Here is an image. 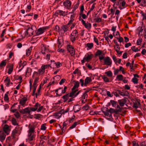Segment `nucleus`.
<instances>
[{"label": "nucleus", "instance_id": "obj_21", "mask_svg": "<svg viewBox=\"0 0 146 146\" xmlns=\"http://www.w3.org/2000/svg\"><path fill=\"white\" fill-rule=\"evenodd\" d=\"M40 106V104L37 102L35 104L34 107H31V109L32 111H35L37 110L38 108Z\"/></svg>", "mask_w": 146, "mask_h": 146}, {"label": "nucleus", "instance_id": "obj_24", "mask_svg": "<svg viewBox=\"0 0 146 146\" xmlns=\"http://www.w3.org/2000/svg\"><path fill=\"white\" fill-rule=\"evenodd\" d=\"M120 6L119 7V8L120 9H122L125 8L126 7V5H127L125 1H124L120 3Z\"/></svg>", "mask_w": 146, "mask_h": 146}, {"label": "nucleus", "instance_id": "obj_55", "mask_svg": "<svg viewBox=\"0 0 146 146\" xmlns=\"http://www.w3.org/2000/svg\"><path fill=\"white\" fill-rule=\"evenodd\" d=\"M142 42V39L141 38H139L138 39L137 41V45H140L141 42Z\"/></svg>", "mask_w": 146, "mask_h": 146}, {"label": "nucleus", "instance_id": "obj_2", "mask_svg": "<svg viewBox=\"0 0 146 146\" xmlns=\"http://www.w3.org/2000/svg\"><path fill=\"white\" fill-rule=\"evenodd\" d=\"M78 33L76 30L73 31L70 36V40L72 42L78 37Z\"/></svg>", "mask_w": 146, "mask_h": 146}, {"label": "nucleus", "instance_id": "obj_25", "mask_svg": "<svg viewBox=\"0 0 146 146\" xmlns=\"http://www.w3.org/2000/svg\"><path fill=\"white\" fill-rule=\"evenodd\" d=\"M102 55H104L105 54L103 51L100 50H98L95 53L96 56H100Z\"/></svg>", "mask_w": 146, "mask_h": 146}, {"label": "nucleus", "instance_id": "obj_44", "mask_svg": "<svg viewBox=\"0 0 146 146\" xmlns=\"http://www.w3.org/2000/svg\"><path fill=\"white\" fill-rule=\"evenodd\" d=\"M70 110V109L69 108H66L65 110H62L60 111L61 112V113H64V114L65 113H67Z\"/></svg>", "mask_w": 146, "mask_h": 146}, {"label": "nucleus", "instance_id": "obj_8", "mask_svg": "<svg viewBox=\"0 0 146 146\" xmlns=\"http://www.w3.org/2000/svg\"><path fill=\"white\" fill-rule=\"evenodd\" d=\"M67 50L73 56L75 54V51L73 47L72 46L68 45L67 46Z\"/></svg>", "mask_w": 146, "mask_h": 146}, {"label": "nucleus", "instance_id": "obj_38", "mask_svg": "<svg viewBox=\"0 0 146 146\" xmlns=\"http://www.w3.org/2000/svg\"><path fill=\"white\" fill-rule=\"evenodd\" d=\"M68 26L67 25H63L61 27L62 30L64 32H66L68 30Z\"/></svg>", "mask_w": 146, "mask_h": 146}, {"label": "nucleus", "instance_id": "obj_64", "mask_svg": "<svg viewBox=\"0 0 146 146\" xmlns=\"http://www.w3.org/2000/svg\"><path fill=\"white\" fill-rule=\"evenodd\" d=\"M50 54H47L46 55L45 58L47 60H49L50 59Z\"/></svg>", "mask_w": 146, "mask_h": 146}, {"label": "nucleus", "instance_id": "obj_32", "mask_svg": "<svg viewBox=\"0 0 146 146\" xmlns=\"http://www.w3.org/2000/svg\"><path fill=\"white\" fill-rule=\"evenodd\" d=\"M62 113L61 111L60 112L55 113L54 115V118L58 119H59L61 117Z\"/></svg>", "mask_w": 146, "mask_h": 146}, {"label": "nucleus", "instance_id": "obj_10", "mask_svg": "<svg viewBox=\"0 0 146 146\" xmlns=\"http://www.w3.org/2000/svg\"><path fill=\"white\" fill-rule=\"evenodd\" d=\"M5 85L7 87H9L13 84V83L11 82L8 76L6 77L4 80Z\"/></svg>", "mask_w": 146, "mask_h": 146}, {"label": "nucleus", "instance_id": "obj_1", "mask_svg": "<svg viewBox=\"0 0 146 146\" xmlns=\"http://www.w3.org/2000/svg\"><path fill=\"white\" fill-rule=\"evenodd\" d=\"M34 132L35 128L34 127H31L29 128V130L28 131V138L26 139V141L31 144H33V142L31 141L35 140V136Z\"/></svg>", "mask_w": 146, "mask_h": 146}, {"label": "nucleus", "instance_id": "obj_57", "mask_svg": "<svg viewBox=\"0 0 146 146\" xmlns=\"http://www.w3.org/2000/svg\"><path fill=\"white\" fill-rule=\"evenodd\" d=\"M87 96H88L87 94H84L82 96V99H83L86 100Z\"/></svg>", "mask_w": 146, "mask_h": 146}, {"label": "nucleus", "instance_id": "obj_11", "mask_svg": "<svg viewBox=\"0 0 146 146\" xmlns=\"http://www.w3.org/2000/svg\"><path fill=\"white\" fill-rule=\"evenodd\" d=\"M72 92L69 94V97L74 98L77 96L80 92V91H79L76 94H75L76 92L78 91L77 90H72Z\"/></svg>", "mask_w": 146, "mask_h": 146}, {"label": "nucleus", "instance_id": "obj_23", "mask_svg": "<svg viewBox=\"0 0 146 146\" xmlns=\"http://www.w3.org/2000/svg\"><path fill=\"white\" fill-rule=\"evenodd\" d=\"M92 81V79L90 77H87L85 80L84 86H87L88 84Z\"/></svg>", "mask_w": 146, "mask_h": 146}, {"label": "nucleus", "instance_id": "obj_27", "mask_svg": "<svg viewBox=\"0 0 146 146\" xmlns=\"http://www.w3.org/2000/svg\"><path fill=\"white\" fill-rule=\"evenodd\" d=\"M117 91L118 92V93L120 95L123 96H127V94H128V92H123L121 91L120 90H117Z\"/></svg>", "mask_w": 146, "mask_h": 146}, {"label": "nucleus", "instance_id": "obj_50", "mask_svg": "<svg viewBox=\"0 0 146 146\" xmlns=\"http://www.w3.org/2000/svg\"><path fill=\"white\" fill-rule=\"evenodd\" d=\"M131 49L133 51L135 52H137L139 50L138 48H135V47L134 46H133L131 47Z\"/></svg>", "mask_w": 146, "mask_h": 146}, {"label": "nucleus", "instance_id": "obj_4", "mask_svg": "<svg viewBox=\"0 0 146 146\" xmlns=\"http://www.w3.org/2000/svg\"><path fill=\"white\" fill-rule=\"evenodd\" d=\"M36 29V27L35 25H32L31 27H29L28 29L26 31L27 35L29 36H31L33 35L34 31Z\"/></svg>", "mask_w": 146, "mask_h": 146}, {"label": "nucleus", "instance_id": "obj_14", "mask_svg": "<svg viewBox=\"0 0 146 146\" xmlns=\"http://www.w3.org/2000/svg\"><path fill=\"white\" fill-rule=\"evenodd\" d=\"M32 77L33 78H35L34 82L37 83L39 80V75L38 73L36 71L34 72L32 76Z\"/></svg>", "mask_w": 146, "mask_h": 146}, {"label": "nucleus", "instance_id": "obj_42", "mask_svg": "<svg viewBox=\"0 0 146 146\" xmlns=\"http://www.w3.org/2000/svg\"><path fill=\"white\" fill-rule=\"evenodd\" d=\"M110 102L113 107H115L116 105L117 102L112 100L110 101Z\"/></svg>", "mask_w": 146, "mask_h": 146}, {"label": "nucleus", "instance_id": "obj_40", "mask_svg": "<svg viewBox=\"0 0 146 146\" xmlns=\"http://www.w3.org/2000/svg\"><path fill=\"white\" fill-rule=\"evenodd\" d=\"M102 78L103 79L104 81L106 82H110L109 79L106 76H103L102 77Z\"/></svg>", "mask_w": 146, "mask_h": 146}, {"label": "nucleus", "instance_id": "obj_18", "mask_svg": "<svg viewBox=\"0 0 146 146\" xmlns=\"http://www.w3.org/2000/svg\"><path fill=\"white\" fill-rule=\"evenodd\" d=\"M57 42L58 44V47L60 48L63 44V40L62 37H59L58 39Z\"/></svg>", "mask_w": 146, "mask_h": 146}, {"label": "nucleus", "instance_id": "obj_39", "mask_svg": "<svg viewBox=\"0 0 146 146\" xmlns=\"http://www.w3.org/2000/svg\"><path fill=\"white\" fill-rule=\"evenodd\" d=\"M116 78L118 81H122L123 79V76L122 75H118L117 76Z\"/></svg>", "mask_w": 146, "mask_h": 146}, {"label": "nucleus", "instance_id": "obj_34", "mask_svg": "<svg viewBox=\"0 0 146 146\" xmlns=\"http://www.w3.org/2000/svg\"><path fill=\"white\" fill-rule=\"evenodd\" d=\"M32 47H30L29 48L26 50V54L27 56H29L31 52Z\"/></svg>", "mask_w": 146, "mask_h": 146}, {"label": "nucleus", "instance_id": "obj_47", "mask_svg": "<svg viewBox=\"0 0 146 146\" xmlns=\"http://www.w3.org/2000/svg\"><path fill=\"white\" fill-rule=\"evenodd\" d=\"M46 124L45 123L42 124L41 127L40 129L41 130L44 131L46 129Z\"/></svg>", "mask_w": 146, "mask_h": 146}, {"label": "nucleus", "instance_id": "obj_46", "mask_svg": "<svg viewBox=\"0 0 146 146\" xmlns=\"http://www.w3.org/2000/svg\"><path fill=\"white\" fill-rule=\"evenodd\" d=\"M87 46L89 49H91L93 46V45L92 43H88L87 44Z\"/></svg>", "mask_w": 146, "mask_h": 146}, {"label": "nucleus", "instance_id": "obj_9", "mask_svg": "<svg viewBox=\"0 0 146 146\" xmlns=\"http://www.w3.org/2000/svg\"><path fill=\"white\" fill-rule=\"evenodd\" d=\"M55 14L56 15H59L60 16L64 17L67 15V12L58 10L55 12Z\"/></svg>", "mask_w": 146, "mask_h": 146}, {"label": "nucleus", "instance_id": "obj_30", "mask_svg": "<svg viewBox=\"0 0 146 146\" xmlns=\"http://www.w3.org/2000/svg\"><path fill=\"white\" fill-rule=\"evenodd\" d=\"M7 60H4L2 61L1 63L0 64V69H2L3 67L5 66L6 64Z\"/></svg>", "mask_w": 146, "mask_h": 146}, {"label": "nucleus", "instance_id": "obj_13", "mask_svg": "<svg viewBox=\"0 0 146 146\" xmlns=\"http://www.w3.org/2000/svg\"><path fill=\"white\" fill-rule=\"evenodd\" d=\"M71 2L69 0H66L63 3L64 6L66 7L67 9H69V7L71 6Z\"/></svg>", "mask_w": 146, "mask_h": 146}, {"label": "nucleus", "instance_id": "obj_29", "mask_svg": "<svg viewBox=\"0 0 146 146\" xmlns=\"http://www.w3.org/2000/svg\"><path fill=\"white\" fill-rule=\"evenodd\" d=\"M73 110L74 112H77L80 111V107L78 105H75L74 106Z\"/></svg>", "mask_w": 146, "mask_h": 146}, {"label": "nucleus", "instance_id": "obj_3", "mask_svg": "<svg viewBox=\"0 0 146 146\" xmlns=\"http://www.w3.org/2000/svg\"><path fill=\"white\" fill-rule=\"evenodd\" d=\"M93 57V55L92 54L87 53L84 56L83 60L81 62L82 63H84L87 62H88L90 61Z\"/></svg>", "mask_w": 146, "mask_h": 146}, {"label": "nucleus", "instance_id": "obj_7", "mask_svg": "<svg viewBox=\"0 0 146 146\" xmlns=\"http://www.w3.org/2000/svg\"><path fill=\"white\" fill-rule=\"evenodd\" d=\"M48 29L47 27H41L38 29L36 31V35H38L43 33L47 29Z\"/></svg>", "mask_w": 146, "mask_h": 146}, {"label": "nucleus", "instance_id": "obj_48", "mask_svg": "<svg viewBox=\"0 0 146 146\" xmlns=\"http://www.w3.org/2000/svg\"><path fill=\"white\" fill-rule=\"evenodd\" d=\"M89 108V106L87 105H86L82 107V109L84 110H88Z\"/></svg>", "mask_w": 146, "mask_h": 146}, {"label": "nucleus", "instance_id": "obj_41", "mask_svg": "<svg viewBox=\"0 0 146 146\" xmlns=\"http://www.w3.org/2000/svg\"><path fill=\"white\" fill-rule=\"evenodd\" d=\"M31 69L30 68H27L26 74L27 75H30L31 74Z\"/></svg>", "mask_w": 146, "mask_h": 146}, {"label": "nucleus", "instance_id": "obj_62", "mask_svg": "<svg viewBox=\"0 0 146 146\" xmlns=\"http://www.w3.org/2000/svg\"><path fill=\"white\" fill-rule=\"evenodd\" d=\"M15 116L17 118H19L20 117V116L19 113V112H17L14 114Z\"/></svg>", "mask_w": 146, "mask_h": 146}, {"label": "nucleus", "instance_id": "obj_49", "mask_svg": "<svg viewBox=\"0 0 146 146\" xmlns=\"http://www.w3.org/2000/svg\"><path fill=\"white\" fill-rule=\"evenodd\" d=\"M27 8L28 9L26 10V12H28L30 11L31 9V5L30 4L28 5L27 6Z\"/></svg>", "mask_w": 146, "mask_h": 146}, {"label": "nucleus", "instance_id": "obj_52", "mask_svg": "<svg viewBox=\"0 0 146 146\" xmlns=\"http://www.w3.org/2000/svg\"><path fill=\"white\" fill-rule=\"evenodd\" d=\"M96 23H100L101 21V19L100 17H97L94 19Z\"/></svg>", "mask_w": 146, "mask_h": 146}, {"label": "nucleus", "instance_id": "obj_51", "mask_svg": "<svg viewBox=\"0 0 146 146\" xmlns=\"http://www.w3.org/2000/svg\"><path fill=\"white\" fill-rule=\"evenodd\" d=\"M66 92V90L63 89L62 88H61V89L60 90V92L59 96H61L62 94H64Z\"/></svg>", "mask_w": 146, "mask_h": 146}, {"label": "nucleus", "instance_id": "obj_28", "mask_svg": "<svg viewBox=\"0 0 146 146\" xmlns=\"http://www.w3.org/2000/svg\"><path fill=\"white\" fill-rule=\"evenodd\" d=\"M45 72V69L43 68V67L42 66L41 68L38 70V73L39 75L43 74Z\"/></svg>", "mask_w": 146, "mask_h": 146}, {"label": "nucleus", "instance_id": "obj_56", "mask_svg": "<svg viewBox=\"0 0 146 146\" xmlns=\"http://www.w3.org/2000/svg\"><path fill=\"white\" fill-rule=\"evenodd\" d=\"M112 58L115 63L116 64L117 62V59L116 58L115 55L113 56Z\"/></svg>", "mask_w": 146, "mask_h": 146}, {"label": "nucleus", "instance_id": "obj_54", "mask_svg": "<svg viewBox=\"0 0 146 146\" xmlns=\"http://www.w3.org/2000/svg\"><path fill=\"white\" fill-rule=\"evenodd\" d=\"M61 89V88H60L58 89L55 90V91L56 92V95L59 96L60 94L59 92H60V90Z\"/></svg>", "mask_w": 146, "mask_h": 146}, {"label": "nucleus", "instance_id": "obj_22", "mask_svg": "<svg viewBox=\"0 0 146 146\" xmlns=\"http://www.w3.org/2000/svg\"><path fill=\"white\" fill-rule=\"evenodd\" d=\"M6 135L3 132H0V140L1 141L3 142L5 138Z\"/></svg>", "mask_w": 146, "mask_h": 146}, {"label": "nucleus", "instance_id": "obj_59", "mask_svg": "<svg viewBox=\"0 0 146 146\" xmlns=\"http://www.w3.org/2000/svg\"><path fill=\"white\" fill-rule=\"evenodd\" d=\"M42 67H43V68L45 70V69L48 68L50 67L51 66H50L49 64H46L45 65H43Z\"/></svg>", "mask_w": 146, "mask_h": 146}, {"label": "nucleus", "instance_id": "obj_31", "mask_svg": "<svg viewBox=\"0 0 146 146\" xmlns=\"http://www.w3.org/2000/svg\"><path fill=\"white\" fill-rule=\"evenodd\" d=\"M9 92H7L5 94L4 97V100L5 101L7 102L9 100V98L8 97V94H9Z\"/></svg>", "mask_w": 146, "mask_h": 146}, {"label": "nucleus", "instance_id": "obj_37", "mask_svg": "<svg viewBox=\"0 0 146 146\" xmlns=\"http://www.w3.org/2000/svg\"><path fill=\"white\" fill-rule=\"evenodd\" d=\"M105 73L109 77H111L113 76V74L110 70H109L105 72Z\"/></svg>", "mask_w": 146, "mask_h": 146}, {"label": "nucleus", "instance_id": "obj_60", "mask_svg": "<svg viewBox=\"0 0 146 146\" xmlns=\"http://www.w3.org/2000/svg\"><path fill=\"white\" fill-rule=\"evenodd\" d=\"M41 116L42 115L39 114H37L35 115V117L36 119L40 118Z\"/></svg>", "mask_w": 146, "mask_h": 146}, {"label": "nucleus", "instance_id": "obj_58", "mask_svg": "<svg viewBox=\"0 0 146 146\" xmlns=\"http://www.w3.org/2000/svg\"><path fill=\"white\" fill-rule=\"evenodd\" d=\"M80 82L81 84V86H84V81L83 79H80Z\"/></svg>", "mask_w": 146, "mask_h": 146}, {"label": "nucleus", "instance_id": "obj_61", "mask_svg": "<svg viewBox=\"0 0 146 146\" xmlns=\"http://www.w3.org/2000/svg\"><path fill=\"white\" fill-rule=\"evenodd\" d=\"M12 123L13 124L15 125H16L17 124L16 119L14 118H13L12 119Z\"/></svg>", "mask_w": 146, "mask_h": 146}, {"label": "nucleus", "instance_id": "obj_53", "mask_svg": "<svg viewBox=\"0 0 146 146\" xmlns=\"http://www.w3.org/2000/svg\"><path fill=\"white\" fill-rule=\"evenodd\" d=\"M23 63V66H22L21 68H19V71H21L22 70L23 67L26 65L27 64V63L26 62H24Z\"/></svg>", "mask_w": 146, "mask_h": 146}, {"label": "nucleus", "instance_id": "obj_36", "mask_svg": "<svg viewBox=\"0 0 146 146\" xmlns=\"http://www.w3.org/2000/svg\"><path fill=\"white\" fill-rule=\"evenodd\" d=\"M69 94H67L66 95L63 96L62 97V98L64 100V102H66L69 98Z\"/></svg>", "mask_w": 146, "mask_h": 146}, {"label": "nucleus", "instance_id": "obj_15", "mask_svg": "<svg viewBox=\"0 0 146 146\" xmlns=\"http://www.w3.org/2000/svg\"><path fill=\"white\" fill-rule=\"evenodd\" d=\"M139 30V35L142 36L144 33H146V31L144 27H139L138 28Z\"/></svg>", "mask_w": 146, "mask_h": 146}, {"label": "nucleus", "instance_id": "obj_45", "mask_svg": "<svg viewBox=\"0 0 146 146\" xmlns=\"http://www.w3.org/2000/svg\"><path fill=\"white\" fill-rule=\"evenodd\" d=\"M132 81L134 84H137L138 83V80L137 78L133 77L132 79Z\"/></svg>", "mask_w": 146, "mask_h": 146}, {"label": "nucleus", "instance_id": "obj_35", "mask_svg": "<svg viewBox=\"0 0 146 146\" xmlns=\"http://www.w3.org/2000/svg\"><path fill=\"white\" fill-rule=\"evenodd\" d=\"M18 128L17 127H16L15 129L13 130L12 132V135L13 137H14L16 133L18 132Z\"/></svg>", "mask_w": 146, "mask_h": 146}, {"label": "nucleus", "instance_id": "obj_26", "mask_svg": "<svg viewBox=\"0 0 146 146\" xmlns=\"http://www.w3.org/2000/svg\"><path fill=\"white\" fill-rule=\"evenodd\" d=\"M80 83L78 81H76L75 82L74 84V86L72 88V90H77V88L79 86Z\"/></svg>", "mask_w": 146, "mask_h": 146}, {"label": "nucleus", "instance_id": "obj_12", "mask_svg": "<svg viewBox=\"0 0 146 146\" xmlns=\"http://www.w3.org/2000/svg\"><path fill=\"white\" fill-rule=\"evenodd\" d=\"M128 99L126 98H124L123 99L119 100L118 102L119 105L121 107L123 106L125 104H126V102Z\"/></svg>", "mask_w": 146, "mask_h": 146}, {"label": "nucleus", "instance_id": "obj_5", "mask_svg": "<svg viewBox=\"0 0 146 146\" xmlns=\"http://www.w3.org/2000/svg\"><path fill=\"white\" fill-rule=\"evenodd\" d=\"M31 107H27L24 109L19 110L20 113L23 114H28L30 115L32 111L30 109Z\"/></svg>", "mask_w": 146, "mask_h": 146}, {"label": "nucleus", "instance_id": "obj_17", "mask_svg": "<svg viewBox=\"0 0 146 146\" xmlns=\"http://www.w3.org/2000/svg\"><path fill=\"white\" fill-rule=\"evenodd\" d=\"M51 64H50L51 66L50 67H52V65L53 64L55 65V66H56V67L57 68H59L61 67L62 66V64L61 63H60L59 62H55L53 60H51Z\"/></svg>", "mask_w": 146, "mask_h": 146}, {"label": "nucleus", "instance_id": "obj_20", "mask_svg": "<svg viewBox=\"0 0 146 146\" xmlns=\"http://www.w3.org/2000/svg\"><path fill=\"white\" fill-rule=\"evenodd\" d=\"M103 112L104 115L106 116L109 117L110 119L112 118V116L111 115V114L109 110L108 109H107L106 110L103 111Z\"/></svg>", "mask_w": 146, "mask_h": 146}, {"label": "nucleus", "instance_id": "obj_33", "mask_svg": "<svg viewBox=\"0 0 146 146\" xmlns=\"http://www.w3.org/2000/svg\"><path fill=\"white\" fill-rule=\"evenodd\" d=\"M13 64H11L9 66V68L8 70V73L9 74H11L13 70Z\"/></svg>", "mask_w": 146, "mask_h": 146}, {"label": "nucleus", "instance_id": "obj_19", "mask_svg": "<svg viewBox=\"0 0 146 146\" xmlns=\"http://www.w3.org/2000/svg\"><path fill=\"white\" fill-rule=\"evenodd\" d=\"M3 130L7 135H8L9 134L10 131L9 126L7 125H4L3 127Z\"/></svg>", "mask_w": 146, "mask_h": 146}, {"label": "nucleus", "instance_id": "obj_6", "mask_svg": "<svg viewBox=\"0 0 146 146\" xmlns=\"http://www.w3.org/2000/svg\"><path fill=\"white\" fill-rule=\"evenodd\" d=\"M112 63V60L111 58L108 57L107 56L104 59V65L111 66Z\"/></svg>", "mask_w": 146, "mask_h": 146}, {"label": "nucleus", "instance_id": "obj_63", "mask_svg": "<svg viewBox=\"0 0 146 146\" xmlns=\"http://www.w3.org/2000/svg\"><path fill=\"white\" fill-rule=\"evenodd\" d=\"M77 124V123L76 122H75L70 127L71 129H73L75 127L76 125Z\"/></svg>", "mask_w": 146, "mask_h": 146}, {"label": "nucleus", "instance_id": "obj_16", "mask_svg": "<svg viewBox=\"0 0 146 146\" xmlns=\"http://www.w3.org/2000/svg\"><path fill=\"white\" fill-rule=\"evenodd\" d=\"M27 101V98L26 97H24L20 100L19 104L25 107L26 106L25 104Z\"/></svg>", "mask_w": 146, "mask_h": 146}, {"label": "nucleus", "instance_id": "obj_43", "mask_svg": "<svg viewBox=\"0 0 146 146\" xmlns=\"http://www.w3.org/2000/svg\"><path fill=\"white\" fill-rule=\"evenodd\" d=\"M84 26L87 29H90L91 28V25L90 23H86Z\"/></svg>", "mask_w": 146, "mask_h": 146}]
</instances>
